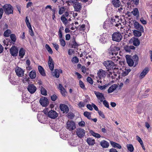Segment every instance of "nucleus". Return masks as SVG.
<instances>
[{
    "label": "nucleus",
    "instance_id": "26",
    "mask_svg": "<svg viewBox=\"0 0 152 152\" xmlns=\"http://www.w3.org/2000/svg\"><path fill=\"white\" fill-rule=\"evenodd\" d=\"M112 3L114 6L116 7H119L121 4L119 0H112Z\"/></svg>",
    "mask_w": 152,
    "mask_h": 152
},
{
    "label": "nucleus",
    "instance_id": "50",
    "mask_svg": "<svg viewBox=\"0 0 152 152\" xmlns=\"http://www.w3.org/2000/svg\"><path fill=\"white\" fill-rule=\"evenodd\" d=\"M72 61L75 63H77L79 62V59L76 56L73 57L72 59Z\"/></svg>",
    "mask_w": 152,
    "mask_h": 152
},
{
    "label": "nucleus",
    "instance_id": "46",
    "mask_svg": "<svg viewBox=\"0 0 152 152\" xmlns=\"http://www.w3.org/2000/svg\"><path fill=\"white\" fill-rule=\"evenodd\" d=\"M45 48L50 53L52 54L53 53L52 49L48 44L45 45Z\"/></svg>",
    "mask_w": 152,
    "mask_h": 152
},
{
    "label": "nucleus",
    "instance_id": "62",
    "mask_svg": "<svg viewBox=\"0 0 152 152\" xmlns=\"http://www.w3.org/2000/svg\"><path fill=\"white\" fill-rule=\"evenodd\" d=\"M140 20L141 23L144 25H145L147 24L146 21L144 20L143 18H140Z\"/></svg>",
    "mask_w": 152,
    "mask_h": 152
},
{
    "label": "nucleus",
    "instance_id": "21",
    "mask_svg": "<svg viewBox=\"0 0 152 152\" xmlns=\"http://www.w3.org/2000/svg\"><path fill=\"white\" fill-rule=\"evenodd\" d=\"M74 7L75 11L79 12L81 10L82 5L81 3H77L75 4Z\"/></svg>",
    "mask_w": 152,
    "mask_h": 152
},
{
    "label": "nucleus",
    "instance_id": "37",
    "mask_svg": "<svg viewBox=\"0 0 152 152\" xmlns=\"http://www.w3.org/2000/svg\"><path fill=\"white\" fill-rule=\"evenodd\" d=\"M10 81L12 84L14 85L16 84V82L14 77L11 75H10Z\"/></svg>",
    "mask_w": 152,
    "mask_h": 152
},
{
    "label": "nucleus",
    "instance_id": "15",
    "mask_svg": "<svg viewBox=\"0 0 152 152\" xmlns=\"http://www.w3.org/2000/svg\"><path fill=\"white\" fill-rule=\"evenodd\" d=\"M97 75L99 78L104 77L106 76L107 72L102 69H100L98 71Z\"/></svg>",
    "mask_w": 152,
    "mask_h": 152
},
{
    "label": "nucleus",
    "instance_id": "13",
    "mask_svg": "<svg viewBox=\"0 0 152 152\" xmlns=\"http://www.w3.org/2000/svg\"><path fill=\"white\" fill-rule=\"evenodd\" d=\"M16 75L19 77H22L24 74V71L19 67H17L15 69Z\"/></svg>",
    "mask_w": 152,
    "mask_h": 152
},
{
    "label": "nucleus",
    "instance_id": "19",
    "mask_svg": "<svg viewBox=\"0 0 152 152\" xmlns=\"http://www.w3.org/2000/svg\"><path fill=\"white\" fill-rule=\"evenodd\" d=\"M48 64L50 70L51 71L53 70L54 67V64L53 60L50 56H49Z\"/></svg>",
    "mask_w": 152,
    "mask_h": 152
},
{
    "label": "nucleus",
    "instance_id": "35",
    "mask_svg": "<svg viewBox=\"0 0 152 152\" xmlns=\"http://www.w3.org/2000/svg\"><path fill=\"white\" fill-rule=\"evenodd\" d=\"M53 75L57 78H58L59 76V71L58 69H55L54 72L53 73Z\"/></svg>",
    "mask_w": 152,
    "mask_h": 152
},
{
    "label": "nucleus",
    "instance_id": "60",
    "mask_svg": "<svg viewBox=\"0 0 152 152\" xmlns=\"http://www.w3.org/2000/svg\"><path fill=\"white\" fill-rule=\"evenodd\" d=\"M102 102H103V104L105 107L108 108H109V105L108 103V102H107V101H106L105 100H104V101L103 100V101Z\"/></svg>",
    "mask_w": 152,
    "mask_h": 152
},
{
    "label": "nucleus",
    "instance_id": "42",
    "mask_svg": "<svg viewBox=\"0 0 152 152\" xmlns=\"http://www.w3.org/2000/svg\"><path fill=\"white\" fill-rule=\"evenodd\" d=\"M127 147L128 150L130 152H132L134 151V147L132 144H127Z\"/></svg>",
    "mask_w": 152,
    "mask_h": 152
},
{
    "label": "nucleus",
    "instance_id": "14",
    "mask_svg": "<svg viewBox=\"0 0 152 152\" xmlns=\"http://www.w3.org/2000/svg\"><path fill=\"white\" fill-rule=\"evenodd\" d=\"M37 118L38 121L41 123H44L47 120L45 115L39 113L37 114Z\"/></svg>",
    "mask_w": 152,
    "mask_h": 152
},
{
    "label": "nucleus",
    "instance_id": "4",
    "mask_svg": "<svg viewBox=\"0 0 152 152\" xmlns=\"http://www.w3.org/2000/svg\"><path fill=\"white\" fill-rule=\"evenodd\" d=\"M112 38L113 41L119 42L122 39V35L120 32H115L112 34Z\"/></svg>",
    "mask_w": 152,
    "mask_h": 152
},
{
    "label": "nucleus",
    "instance_id": "9",
    "mask_svg": "<svg viewBox=\"0 0 152 152\" xmlns=\"http://www.w3.org/2000/svg\"><path fill=\"white\" fill-rule=\"evenodd\" d=\"M27 89L31 94H32L36 91L37 88L34 84H30L28 85Z\"/></svg>",
    "mask_w": 152,
    "mask_h": 152
},
{
    "label": "nucleus",
    "instance_id": "61",
    "mask_svg": "<svg viewBox=\"0 0 152 152\" xmlns=\"http://www.w3.org/2000/svg\"><path fill=\"white\" fill-rule=\"evenodd\" d=\"M78 125L79 126L84 127L85 126V122L83 121H81L79 122Z\"/></svg>",
    "mask_w": 152,
    "mask_h": 152
},
{
    "label": "nucleus",
    "instance_id": "5",
    "mask_svg": "<svg viewBox=\"0 0 152 152\" xmlns=\"http://www.w3.org/2000/svg\"><path fill=\"white\" fill-rule=\"evenodd\" d=\"M3 8L5 13L8 15L12 14L13 12V8L10 4H5L3 6Z\"/></svg>",
    "mask_w": 152,
    "mask_h": 152
},
{
    "label": "nucleus",
    "instance_id": "48",
    "mask_svg": "<svg viewBox=\"0 0 152 152\" xmlns=\"http://www.w3.org/2000/svg\"><path fill=\"white\" fill-rule=\"evenodd\" d=\"M78 45L75 40H74L72 43L71 44V47L72 48H76L78 46Z\"/></svg>",
    "mask_w": 152,
    "mask_h": 152
},
{
    "label": "nucleus",
    "instance_id": "55",
    "mask_svg": "<svg viewBox=\"0 0 152 152\" xmlns=\"http://www.w3.org/2000/svg\"><path fill=\"white\" fill-rule=\"evenodd\" d=\"M29 28V31L31 36H33L34 35V32L32 30L31 26L30 27H28Z\"/></svg>",
    "mask_w": 152,
    "mask_h": 152
},
{
    "label": "nucleus",
    "instance_id": "12",
    "mask_svg": "<svg viewBox=\"0 0 152 152\" xmlns=\"http://www.w3.org/2000/svg\"><path fill=\"white\" fill-rule=\"evenodd\" d=\"M94 93L98 99L101 102H102L104 99V97L103 94L99 92L96 91L94 92Z\"/></svg>",
    "mask_w": 152,
    "mask_h": 152
},
{
    "label": "nucleus",
    "instance_id": "33",
    "mask_svg": "<svg viewBox=\"0 0 152 152\" xmlns=\"http://www.w3.org/2000/svg\"><path fill=\"white\" fill-rule=\"evenodd\" d=\"M117 55L113 56H110V58L113 61H118V59L120 58V57H119L118 56H116Z\"/></svg>",
    "mask_w": 152,
    "mask_h": 152
},
{
    "label": "nucleus",
    "instance_id": "10",
    "mask_svg": "<svg viewBox=\"0 0 152 152\" xmlns=\"http://www.w3.org/2000/svg\"><path fill=\"white\" fill-rule=\"evenodd\" d=\"M76 133L79 137L81 138L83 137L85 135V131L82 129H77Z\"/></svg>",
    "mask_w": 152,
    "mask_h": 152
},
{
    "label": "nucleus",
    "instance_id": "17",
    "mask_svg": "<svg viewBox=\"0 0 152 152\" xmlns=\"http://www.w3.org/2000/svg\"><path fill=\"white\" fill-rule=\"evenodd\" d=\"M149 70V68L148 67L145 68L141 73L140 76L139 78L140 79L143 78L146 74L148 72Z\"/></svg>",
    "mask_w": 152,
    "mask_h": 152
},
{
    "label": "nucleus",
    "instance_id": "24",
    "mask_svg": "<svg viewBox=\"0 0 152 152\" xmlns=\"http://www.w3.org/2000/svg\"><path fill=\"white\" fill-rule=\"evenodd\" d=\"M101 145L103 148H107L109 145V143L106 141L103 140L100 142Z\"/></svg>",
    "mask_w": 152,
    "mask_h": 152
},
{
    "label": "nucleus",
    "instance_id": "54",
    "mask_svg": "<svg viewBox=\"0 0 152 152\" xmlns=\"http://www.w3.org/2000/svg\"><path fill=\"white\" fill-rule=\"evenodd\" d=\"M87 80L88 82L91 84H92L93 83V80L92 78L90 77H87Z\"/></svg>",
    "mask_w": 152,
    "mask_h": 152
},
{
    "label": "nucleus",
    "instance_id": "31",
    "mask_svg": "<svg viewBox=\"0 0 152 152\" xmlns=\"http://www.w3.org/2000/svg\"><path fill=\"white\" fill-rule=\"evenodd\" d=\"M111 145L114 148H121V146L120 145L113 141L110 142Z\"/></svg>",
    "mask_w": 152,
    "mask_h": 152
},
{
    "label": "nucleus",
    "instance_id": "59",
    "mask_svg": "<svg viewBox=\"0 0 152 152\" xmlns=\"http://www.w3.org/2000/svg\"><path fill=\"white\" fill-rule=\"evenodd\" d=\"M85 105V104L84 103V102L82 101L80 102L78 104V106L80 107H83Z\"/></svg>",
    "mask_w": 152,
    "mask_h": 152
},
{
    "label": "nucleus",
    "instance_id": "2",
    "mask_svg": "<svg viewBox=\"0 0 152 152\" xmlns=\"http://www.w3.org/2000/svg\"><path fill=\"white\" fill-rule=\"evenodd\" d=\"M110 49L111 51L109 52V56H111V55H117L118 53V51L120 50V48L114 45H112L111 46Z\"/></svg>",
    "mask_w": 152,
    "mask_h": 152
},
{
    "label": "nucleus",
    "instance_id": "32",
    "mask_svg": "<svg viewBox=\"0 0 152 152\" xmlns=\"http://www.w3.org/2000/svg\"><path fill=\"white\" fill-rule=\"evenodd\" d=\"M29 76L31 79H34L36 76L35 71L32 70L29 73Z\"/></svg>",
    "mask_w": 152,
    "mask_h": 152
},
{
    "label": "nucleus",
    "instance_id": "49",
    "mask_svg": "<svg viewBox=\"0 0 152 152\" xmlns=\"http://www.w3.org/2000/svg\"><path fill=\"white\" fill-rule=\"evenodd\" d=\"M85 27V25L84 24L82 25L81 26H79L78 27H76L75 28H76L77 29H78L79 30H84V29Z\"/></svg>",
    "mask_w": 152,
    "mask_h": 152
},
{
    "label": "nucleus",
    "instance_id": "43",
    "mask_svg": "<svg viewBox=\"0 0 152 152\" xmlns=\"http://www.w3.org/2000/svg\"><path fill=\"white\" fill-rule=\"evenodd\" d=\"M84 115L87 118L90 119H91V114L90 113L87 111L83 113Z\"/></svg>",
    "mask_w": 152,
    "mask_h": 152
},
{
    "label": "nucleus",
    "instance_id": "18",
    "mask_svg": "<svg viewBox=\"0 0 152 152\" xmlns=\"http://www.w3.org/2000/svg\"><path fill=\"white\" fill-rule=\"evenodd\" d=\"M134 26L135 28L139 30L140 31L143 32L144 29L143 26L137 22H135L134 23Z\"/></svg>",
    "mask_w": 152,
    "mask_h": 152
},
{
    "label": "nucleus",
    "instance_id": "64",
    "mask_svg": "<svg viewBox=\"0 0 152 152\" xmlns=\"http://www.w3.org/2000/svg\"><path fill=\"white\" fill-rule=\"evenodd\" d=\"M57 98V97L55 95H54L51 97V99L53 101H55L56 99Z\"/></svg>",
    "mask_w": 152,
    "mask_h": 152
},
{
    "label": "nucleus",
    "instance_id": "57",
    "mask_svg": "<svg viewBox=\"0 0 152 152\" xmlns=\"http://www.w3.org/2000/svg\"><path fill=\"white\" fill-rule=\"evenodd\" d=\"M107 86V84L103 86H98V88L101 90H104L106 88Z\"/></svg>",
    "mask_w": 152,
    "mask_h": 152
},
{
    "label": "nucleus",
    "instance_id": "52",
    "mask_svg": "<svg viewBox=\"0 0 152 152\" xmlns=\"http://www.w3.org/2000/svg\"><path fill=\"white\" fill-rule=\"evenodd\" d=\"M79 84L80 87L83 89H85V86L84 83L81 80H80L79 82Z\"/></svg>",
    "mask_w": 152,
    "mask_h": 152
},
{
    "label": "nucleus",
    "instance_id": "51",
    "mask_svg": "<svg viewBox=\"0 0 152 152\" xmlns=\"http://www.w3.org/2000/svg\"><path fill=\"white\" fill-rule=\"evenodd\" d=\"M10 38L12 41L15 42L16 40V37L15 34H12L10 35Z\"/></svg>",
    "mask_w": 152,
    "mask_h": 152
},
{
    "label": "nucleus",
    "instance_id": "16",
    "mask_svg": "<svg viewBox=\"0 0 152 152\" xmlns=\"http://www.w3.org/2000/svg\"><path fill=\"white\" fill-rule=\"evenodd\" d=\"M10 52L12 56H16L18 53V50L16 47L14 46L12 47L10 49Z\"/></svg>",
    "mask_w": 152,
    "mask_h": 152
},
{
    "label": "nucleus",
    "instance_id": "29",
    "mask_svg": "<svg viewBox=\"0 0 152 152\" xmlns=\"http://www.w3.org/2000/svg\"><path fill=\"white\" fill-rule=\"evenodd\" d=\"M38 68L39 72L40 74L43 76H45V73L42 67L40 66H38Z\"/></svg>",
    "mask_w": 152,
    "mask_h": 152
},
{
    "label": "nucleus",
    "instance_id": "20",
    "mask_svg": "<svg viewBox=\"0 0 152 152\" xmlns=\"http://www.w3.org/2000/svg\"><path fill=\"white\" fill-rule=\"evenodd\" d=\"M118 86L117 84H114L108 88L107 92L108 93H110L115 90L117 88Z\"/></svg>",
    "mask_w": 152,
    "mask_h": 152
},
{
    "label": "nucleus",
    "instance_id": "58",
    "mask_svg": "<svg viewBox=\"0 0 152 152\" xmlns=\"http://www.w3.org/2000/svg\"><path fill=\"white\" fill-rule=\"evenodd\" d=\"M52 45L56 50L58 51L59 49V45L56 43H53Z\"/></svg>",
    "mask_w": 152,
    "mask_h": 152
},
{
    "label": "nucleus",
    "instance_id": "25",
    "mask_svg": "<svg viewBox=\"0 0 152 152\" xmlns=\"http://www.w3.org/2000/svg\"><path fill=\"white\" fill-rule=\"evenodd\" d=\"M107 36L106 35H102L101 36L99 40L103 43H104L107 41Z\"/></svg>",
    "mask_w": 152,
    "mask_h": 152
},
{
    "label": "nucleus",
    "instance_id": "7",
    "mask_svg": "<svg viewBox=\"0 0 152 152\" xmlns=\"http://www.w3.org/2000/svg\"><path fill=\"white\" fill-rule=\"evenodd\" d=\"M67 128L69 130H72L76 128L75 123L72 121H68L67 122Z\"/></svg>",
    "mask_w": 152,
    "mask_h": 152
},
{
    "label": "nucleus",
    "instance_id": "47",
    "mask_svg": "<svg viewBox=\"0 0 152 152\" xmlns=\"http://www.w3.org/2000/svg\"><path fill=\"white\" fill-rule=\"evenodd\" d=\"M65 8L64 7H61L59 8L58 13L59 15L62 14L65 11Z\"/></svg>",
    "mask_w": 152,
    "mask_h": 152
},
{
    "label": "nucleus",
    "instance_id": "53",
    "mask_svg": "<svg viewBox=\"0 0 152 152\" xmlns=\"http://www.w3.org/2000/svg\"><path fill=\"white\" fill-rule=\"evenodd\" d=\"M25 21L28 27H31V25L30 23L29 20L28 19V18L27 17H26V18Z\"/></svg>",
    "mask_w": 152,
    "mask_h": 152
},
{
    "label": "nucleus",
    "instance_id": "45",
    "mask_svg": "<svg viewBox=\"0 0 152 152\" xmlns=\"http://www.w3.org/2000/svg\"><path fill=\"white\" fill-rule=\"evenodd\" d=\"M11 33V31L10 30L7 29L4 32V35L5 37H8L9 36Z\"/></svg>",
    "mask_w": 152,
    "mask_h": 152
},
{
    "label": "nucleus",
    "instance_id": "30",
    "mask_svg": "<svg viewBox=\"0 0 152 152\" xmlns=\"http://www.w3.org/2000/svg\"><path fill=\"white\" fill-rule=\"evenodd\" d=\"M25 54V50L23 48H21L19 52V56L21 58H23Z\"/></svg>",
    "mask_w": 152,
    "mask_h": 152
},
{
    "label": "nucleus",
    "instance_id": "63",
    "mask_svg": "<svg viewBox=\"0 0 152 152\" xmlns=\"http://www.w3.org/2000/svg\"><path fill=\"white\" fill-rule=\"evenodd\" d=\"M78 1L79 0H68V2L70 3L74 4Z\"/></svg>",
    "mask_w": 152,
    "mask_h": 152
},
{
    "label": "nucleus",
    "instance_id": "36",
    "mask_svg": "<svg viewBox=\"0 0 152 152\" xmlns=\"http://www.w3.org/2000/svg\"><path fill=\"white\" fill-rule=\"evenodd\" d=\"M61 20L63 23L65 25H66L67 23V19L65 18L64 15H62L61 17Z\"/></svg>",
    "mask_w": 152,
    "mask_h": 152
},
{
    "label": "nucleus",
    "instance_id": "56",
    "mask_svg": "<svg viewBox=\"0 0 152 152\" xmlns=\"http://www.w3.org/2000/svg\"><path fill=\"white\" fill-rule=\"evenodd\" d=\"M132 3L136 5L139 4V0H131Z\"/></svg>",
    "mask_w": 152,
    "mask_h": 152
},
{
    "label": "nucleus",
    "instance_id": "40",
    "mask_svg": "<svg viewBox=\"0 0 152 152\" xmlns=\"http://www.w3.org/2000/svg\"><path fill=\"white\" fill-rule=\"evenodd\" d=\"M69 143L70 145L73 146H76L78 145V143L76 140H72L69 141Z\"/></svg>",
    "mask_w": 152,
    "mask_h": 152
},
{
    "label": "nucleus",
    "instance_id": "22",
    "mask_svg": "<svg viewBox=\"0 0 152 152\" xmlns=\"http://www.w3.org/2000/svg\"><path fill=\"white\" fill-rule=\"evenodd\" d=\"M58 88L60 90L62 95L64 96L66 95V91L61 84H59Z\"/></svg>",
    "mask_w": 152,
    "mask_h": 152
},
{
    "label": "nucleus",
    "instance_id": "1",
    "mask_svg": "<svg viewBox=\"0 0 152 152\" xmlns=\"http://www.w3.org/2000/svg\"><path fill=\"white\" fill-rule=\"evenodd\" d=\"M127 63L130 66H135L138 63V57L136 55L134 56L132 58L128 55L126 56Z\"/></svg>",
    "mask_w": 152,
    "mask_h": 152
},
{
    "label": "nucleus",
    "instance_id": "8",
    "mask_svg": "<svg viewBox=\"0 0 152 152\" xmlns=\"http://www.w3.org/2000/svg\"><path fill=\"white\" fill-rule=\"evenodd\" d=\"M39 103L42 106L46 107L48 104V100L47 98L42 97L40 99Z\"/></svg>",
    "mask_w": 152,
    "mask_h": 152
},
{
    "label": "nucleus",
    "instance_id": "39",
    "mask_svg": "<svg viewBox=\"0 0 152 152\" xmlns=\"http://www.w3.org/2000/svg\"><path fill=\"white\" fill-rule=\"evenodd\" d=\"M133 33L135 36L137 37H140L141 36L142 34L140 31L136 30H134Z\"/></svg>",
    "mask_w": 152,
    "mask_h": 152
},
{
    "label": "nucleus",
    "instance_id": "38",
    "mask_svg": "<svg viewBox=\"0 0 152 152\" xmlns=\"http://www.w3.org/2000/svg\"><path fill=\"white\" fill-rule=\"evenodd\" d=\"M140 42L139 40L137 38H134L133 41V44L135 46H137L140 44Z\"/></svg>",
    "mask_w": 152,
    "mask_h": 152
},
{
    "label": "nucleus",
    "instance_id": "6",
    "mask_svg": "<svg viewBox=\"0 0 152 152\" xmlns=\"http://www.w3.org/2000/svg\"><path fill=\"white\" fill-rule=\"evenodd\" d=\"M103 64L108 70L113 68L114 63L113 62L111 61H106L104 62Z\"/></svg>",
    "mask_w": 152,
    "mask_h": 152
},
{
    "label": "nucleus",
    "instance_id": "41",
    "mask_svg": "<svg viewBox=\"0 0 152 152\" xmlns=\"http://www.w3.org/2000/svg\"><path fill=\"white\" fill-rule=\"evenodd\" d=\"M41 94L44 96H46L47 95V92L46 89L42 87H41Z\"/></svg>",
    "mask_w": 152,
    "mask_h": 152
},
{
    "label": "nucleus",
    "instance_id": "23",
    "mask_svg": "<svg viewBox=\"0 0 152 152\" xmlns=\"http://www.w3.org/2000/svg\"><path fill=\"white\" fill-rule=\"evenodd\" d=\"M124 48L125 50L127 52H130L131 51V50H134L135 48L133 46H125L124 47Z\"/></svg>",
    "mask_w": 152,
    "mask_h": 152
},
{
    "label": "nucleus",
    "instance_id": "34",
    "mask_svg": "<svg viewBox=\"0 0 152 152\" xmlns=\"http://www.w3.org/2000/svg\"><path fill=\"white\" fill-rule=\"evenodd\" d=\"M90 133L92 136L96 138H99L101 137V136L99 134L94 132L92 130H91Z\"/></svg>",
    "mask_w": 152,
    "mask_h": 152
},
{
    "label": "nucleus",
    "instance_id": "28",
    "mask_svg": "<svg viewBox=\"0 0 152 152\" xmlns=\"http://www.w3.org/2000/svg\"><path fill=\"white\" fill-rule=\"evenodd\" d=\"M131 12L134 16L138 17L139 16V11L138 9L137 8H134L133 11H132Z\"/></svg>",
    "mask_w": 152,
    "mask_h": 152
},
{
    "label": "nucleus",
    "instance_id": "11",
    "mask_svg": "<svg viewBox=\"0 0 152 152\" xmlns=\"http://www.w3.org/2000/svg\"><path fill=\"white\" fill-rule=\"evenodd\" d=\"M60 108L63 113H67L69 111V108L67 105L63 104H60Z\"/></svg>",
    "mask_w": 152,
    "mask_h": 152
},
{
    "label": "nucleus",
    "instance_id": "44",
    "mask_svg": "<svg viewBox=\"0 0 152 152\" xmlns=\"http://www.w3.org/2000/svg\"><path fill=\"white\" fill-rule=\"evenodd\" d=\"M60 45L62 47H64L66 45L65 41L62 38L60 39H59Z\"/></svg>",
    "mask_w": 152,
    "mask_h": 152
},
{
    "label": "nucleus",
    "instance_id": "27",
    "mask_svg": "<svg viewBox=\"0 0 152 152\" xmlns=\"http://www.w3.org/2000/svg\"><path fill=\"white\" fill-rule=\"evenodd\" d=\"M86 141L88 145H93L95 143L94 140L91 138H87Z\"/></svg>",
    "mask_w": 152,
    "mask_h": 152
},
{
    "label": "nucleus",
    "instance_id": "3",
    "mask_svg": "<svg viewBox=\"0 0 152 152\" xmlns=\"http://www.w3.org/2000/svg\"><path fill=\"white\" fill-rule=\"evenodd\" d=\"M44 113L46 115L48 113V116L52 119H55L58 116V113L54 110H51L48 112L47 109L44 110Z\"/></svg>",
    "mask_w": 152,
    "mask_h": 152
}]
</instances>
